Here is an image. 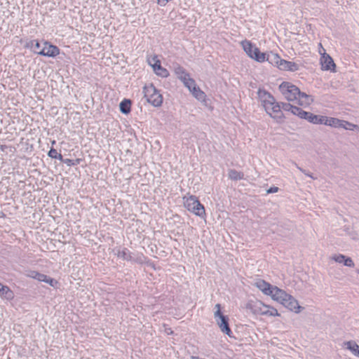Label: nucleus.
<instances>
[{
  "mask_svg": "<svg viewBox=\"0 0 359 359\" xmlns=\"http://www.w3.org/2000/svg\"><path fill=\"white\" fill-rule=\"evenodd\" d=\"M82 159L81 158H76V159H74V165H79L80 164V163L81 162Z\"/></svg>",
  "mask_w": 359,
  "mask_h": 359,
  "instance_id": "33",
  "label": "nucleus"
},
{
  "mask_svg": "<svg viewBox=\"0 0 359 359\" xmlns=\"http://www.w3.org/2000/svg\"><path fill=\"white\" fill-rule=\"evenodd\" d=\"M51 143L53 145H54L55 144V140H53Z\"/></svg>",
  "mask_w": 359,
  "mask_h": 359,
  "instance_id": "35",
  "label": "nucleus"
},
{
  "mask_svg": "<svg viewBox=\"0 0 359 359\" xmlns=\"http://www.w3.org/2000/svg\"><path fill=\"white\" fill-rule=\"evenodd\" d=\"M27 276L34 279H36L41 282H43V280H46V275L39 273L36 271H29V273L27 274Z\"/></svg>",
  "mask_w": 359,
  "mask_h": 359,
  "instance_id": "23",
  "label": "nucleus"
},
{
  "mask_svg": "<svg viewBox=\"0 0 359 359\" xmlns=\"http://www.w3.org/2000/svg\"><path fill=\"white\" fill-rule=\"evenodd\" d=\"M255 285L265 295L270 296L273 301L282 304L287 309L297 313L302 311V307L299 305L297 300L285 290L264 280H258Z\"/></svg>",
  "mask_w": 359,
  "mask_h": 359,
  "instance_id": "1",
  "label": "nucleus"
},
{
  "mask_svg": "<svg viewBox=\"0 0 359 359\" xmlns=\"http://www.w3.org/2000/svg\"><path fill=\"white\" fill-rule=\"evenodd\" d=\"M45 280H43L44 283H46L49 284L50 285H51L53 287L57 285V283H58V282L56 280H55V279H53V278H52L50 277H48L46 275Z\"/></svg>",
  "mask_w": 359,
  "mask_h": 359,
  "instance_id": "26",
  "label": "nucleus"
},
{
  "mask_svg": "<svg viewBox=\"0 0 359 359\" xmlns=\"http://www.w3.org/2000/svg\"><path fill=\"white\" fill-rule=\"evenodd\" d=\"M332 259L338 262V263H344V259H345V256L343 255H334Z\"/></svg>",
  "mask_w": 359,
  "mask_h": 359,
  "instance_id": "28",
  "label": "nucleus"
},
{
  "mask_svg": "<svg viewBox=\"0 0 359 359\" xmlns=\"http://www.w3.org/2000/svg\"><path fill=\"white\" fill-rule=\"evenodd\" d=\"M127 251H128L127 249H124L122 251H119L118 252V257L125 259L127 255Z\"/></svg>",
  "mask_w": 359,
  "mask_h": 359,
  "instance_id": "31",
  "label": "nucleus"
},
{
  "mask_svg": "<svg viewBox=\"0 0 359 359\" xmlns=\"http://www.w3.org/2000/svg\"><path fill=\"white\" fill-rule=\"evenodd\" d=\"M229 177L232 180H239L243 178L244 174L236 170H230L229 171Z\"/></svg>",
  "mask_w": 359,
  "mask_h": 359,
  "instance_id": "22",
  "label": "nucleus"
},
{
  "mask_svg": "<svg viewBox=\"0 0 359 359\" xmlns=\"http://www.w3.org/2000/svg\"><path fill=\"white\" fill-rule=\"evenodd\" d=\"M191 93L197 100L201 101H205L206 97L205 93L202 91L196 86L194 88H193V89L191 90Z\"/></svg>",
  "mask_w": 359,
  "mask_h": 359,
  "instance_id": "21",
  "label": "nucleus"
},
{
  "mask_svg": "<svg viewBox=\"0 0 359 359\" xmlns=\"http://www.w3.org/2000/svg\"><path fill=\"white\" fill-rule=\"evenodd\" d=\"M279 90L287 100L294 101L304 107L309 106L313 101L311 96L301 93L299 88L287 81L283 82L279 86Z\"/></svg>",
  "mask_w": 359,
  "mask_h": 359,
  "instance_id": "2",
  "label": "nucleus"
},
{
  "mask_svg": "<svg viewBox=\"0 0 359 359\" xmlns=\"http://www.w3.org/2000/svg\"><path fill=\"white\" fill-rule=\"evenodd\" d=\"M184 207L194 215L205 218L206 216L204 205L199 201L198 198L194 195H187L182 198Z\"/></svg>",
  "mask_w": 359,
  "mask_h": 359,
  "instance_id": "4",
  "label": "nucleus"
},
{
  "mask_svg": "<svg viewBox=\"0 0 359 359\" xmlns=\"http://www.w3.org/2000/svg\"><path fill=\"white\" fill-rule=\"evenodd\" d=\"M143 93L147 101L152 106L158 107L162 105L163 101V95L153 84L144 86Z\"/></svg>",
  "mask_w": 359,
  "mask_h": 359,
  "instance_id": "6",
  "label": "nucleus"
},
{
  "mask_svg": "<svg viewBox=\"0 0 359 359\" xmlns=\"http://www.w3.org/2000/svg\"><path fill=\"white\" fill-rule=\"evenodd\" d=\"M266 113L273 118L280 119L283 117V111L278 103L275 104L272 108H270V110L266 111Z\"/></svg>",
  "mask_w": 359,
  "mask_h": 359,
  "instance_id": "16",
  "label": "nucleus"
},
{
  "mask_svg": "<svg viewBox=\"0 0 359 359\" xmlns=\"http://www.w3.org/2000/svg\"><path fill=\"white\" fill-rule=\"evenodd\" d=\"M48 155L49 157L52 158H58L59 160H62V156L61 154L58 153L57 151V150L54 148H51L48 153Z\"/></svg>",
  "mask_w": 359,
  "mask_h": 359,
  "instance_id": "24",
  "label": "nucleus"
},
{
  "mask_svg": "<svg viewBox=\"0 0 359 359\" xmlns=\"http://www.w3.org/2000/svg\"><path fill=\"white\" fill-rule=\"evenodd\" d=\"M0 296L1 298L12 300L14 298L13 292L6 285H1Z\"/></svg>",
  "mask_w": 359,
  "mask_h": 359,
  "instance_id": "17",
  "label": "nucleus"
},
{
  "mask_svg": "<svg viewBox=\"0 0 359 359\" xmlns=\"http://www.w3.org/2000/svg\"><path fill=\"white\" fill-rule=\"evenodd\" d=\"M279 69L281 71L296 72L299 69V65L294 62L288 61L283 59L280 63Z\"/></svg>",
  "mask_w": 359,
  "mask_h": 359,
  "instance_id": "15",
  "label": "nucleus"
},
{
  "mask_svg": "<svg viewBox=\"0 0 359 359\" xmlns=\"http://www.w3.org/2000/svg\"><path fill=\"white\" fill-rule=\"evenodd\" d=\"M241 46L246 55L252 60L260 63L264 62L266 60H269L267 54L266 53L261 52L259 48L250 41L247 39L243 40L241 42Z\"/></svg>",
  "mask_w": 359,
  "mask_h": 359,
  "instance_id": "5",
  "label": "nucleus"
},
{
  "mask_svg": "<svg viewBox=\"0 0 359 359\" xmlns=\"http://www.w3.org/2000/svg\"><path fill=\"white\" fill-rule=\"evenodd\" d=\"M216 311L215 312V318L221 331L229 337H231L232 332L229 327L228 318L224 316L221 311V305L217 304L215 305Z\"/></svg>",
  "mask_w": 359,
  "mask_h": 359,
  "instance_id": "7",
  "label": "nucleus"
},
{
  "mask_svg": "<svg viewBox=\"0 0 359 359\" xmlns=\"http://www.w3.org/2000/svg\"><path fill=\"white\" fill-rule=\"evenodd\" d=\"M278 191V188L276 187H271L267 192L268 193H276Z\"/></svg>",
  "mask_w": 359,
  "mask_h": 359,
  "instance_id": "32",
  "label": "nucleus"
},
{
  "mask_svg": "<svg viewBox=\"0 0 359 359\" xmlns=\"http://www.w3.org/2000/svg\"><path fill=\"white\" fill-rule=\"evenodd\" d=\"M131 101L128 99H124L120 103V110L123 114H128L131 111Z\"/></svg>",
  "mask_w": 359,
  "mask_h": 359,
  "instance_id": "19",
  "label": "nucleus"
},
{
  "mask_svg": "<svg viewBox=\"0 0 359 359\" xmlns=\"http://www.w3.org/2000/svg\"><path fill=\"white\" fill-rule=\"evenodd\" d=\"M246 308L255 315L266 316H280L278 311L273 306L264 304L260 300H250Z\"/></svg>",
  "mask_w": 359,
  "mask_h": 359,
  "instance_id": "3",
  "label": "nucleus"
},
{
  "mask_svg": "<svg viewBox=\"0 0 359 359\" xmlns=\"http://www.w3.org/2000/svg\"><path fill=\"white\" fill-rule=\"evenodd\" d=\"M319 46L323 50V56H320V64L321 66V69L323 71H330L332 72H336V65L331 57L330 55H328L326 52L323 46L321 43H319Z\"/></svg>",
  "mask_w": 359,
  "mask_h": 359,
  "instance_id": "10",
  "label": "nucleus"
},
{
  "mask_svg": "<svg viewBox=\"0 0 359 359\" xmlns=\"http://www.w3.org/2000/svg\"><path fill=\"white\" fill-rule=\"evenodd\" d=\"M147 61L149 65L151 66L156 74L163 78L168 77L169 76L168 71L161 66V62L158 55H151L148 57Z\"/></svg>",
  "mask_w": 359,
  "mask_h": 359,
  "instance_id": "9",
  "label": "nucleus"
},
{
  "mask_svg": "<svg viewBox=\"0 0 359 359\" xmlns=\"http://www.w3.org/2000/svg\"><path fill=\"white\" fill-rule=\"evenodd\" d=\"M319 53H320V56H323V50L320 46H319Z\"/></svg>",
  "mask_w": 359,
  "mask_h": 359,
  "instance_id": "34",
  "label": "nucleus"
},
{
  "mask_svg": "<svg viewBox=\"0 0 359 359\" xmlns=\"http://www.w3.org/2000/svg\"><path fill=\"white\" fill-rule=\"evenodd\" d=\"M30 43L32 46H34V52L36 53V50H40L41 48V43L38 40H32L30 41Z\"/></svg>",
  "mask_w": 359,
  "mask_h": 359,
  "instance_id": "27",
  "label": "nucleus"
},
{
  "mask_svg": "<svg viewBox=\"0 0 359 359\" xmlns=\"http://www.w3.org/2000/svg\"><path fill=\"white\" fill-rule=\"evenodd\" d=\"M65 164H67L68 166H74V160L70 158H65L62 160Z\"/></svg>",
  "mask_w": 359,
  "mask_h": 359,
  "instance_id": "30",
  "label": "nucleus"
},
{
  "mask_svg": "<svg viewBox=\"0 0 359 359\" xmlns=\"http://www.w3.org/2000/svg\"><path fill=\"white\" fill-rule=\"evenodd\" d=\"M340 128H345L346 130H354L355 128H357V126L354 125L353 123H349L348 121L341 120V124H340Z\"/></svg>",
  "mask_w": 359,
  "mask_h": 359,
  "instance_id": "25",
  "label": "nucleus"
},
{
  "mask_svg": "<svg viewBox=\"0 0 359 359\" xmlns=\"http://www.w3.org/2000/svg\"><path fill=\"white\" fill-rule=\"evenodd\" d=\"M288 110L290 111L293 114L297 115L301 118L306 119L312 123H314V122L316 121L317 115L305 111L299 107L290 105Z\"/></svg>",
  "mask_w": 359,
  "mask_h": 359,
  "instance_id": "12",
  "label": "nucleus"
},
{
  "mask_svg": "<svg viewBox=\"0 0 359 359\" xmlns=\"http://www.w3.org/2000/svg\"><path fill=\"white\" fill-rule=\"evenodd\" d=\"M42 45L43 48L40 50H36V54L48 57H55L60 53V50L57 46L48 41H42Z\"/></svg>",
  "mask_w": 359,
  "mask_h": 359,
  "instance_id": "8",
  "label": "nucleus"
},
{
  "mask_svg": "<svg viewBox=\"0 0 359 359\" xmlns=\"http://www.w3.org/2000/svg\"><path fill=\"white\" fill-rule=\"evenodd\" d=\"M346 348L351 351V353L359 358V346L353 341H348L344 343Z\"/></svg>",
  "mask_w": 359,
  "mask_h": 359,
  "instance_id": "20",
  "label": "nucleus"
},
{
  "mask_svg": "<svg viewBox=\"0 0 359 359\" xmlns=\"http://www.w3.org/2000/svg\"><path fill=\"white\" fill-rule=\"evenodd\" d=\"M341 122V120L336 118L317 115V119L314 124H325L334 128H340Z\"/></svg>",
  "mask_w": 359,
  "mask_h": 359,
  "instance_id": "13",
  "label": "nucleus"
},
{
  "mask_svg": "<svg viewBox=\"0 0 359 359\" xmlns=\"http://www.w3.org/2000/svg\"><path fill=\"white\" fill-rule=\"evenodd\" d=\"M344 264L347 266H354L353 260L351 258H349V257L346 258V257H345Z\"/></svg>",
  "mask_w": 359,
  "mask_h": 359,
  "instance_id": "29",
  "label": "nucleus"
},
{
  "mask_svg": "<svg viewBox=\"0 0 359 359\" xmlns=\"http://www.w3.org/2000/svg\"><path fill=\"white\" fill-rule=\"evenodd\" d=\"M176 73L179 75V78L183 81L185 86H187L190 91L196 86L195 81L190 78L189 75L181 67L176 70Z\"/></svg>",
  "mask_w": 359,
  "mask_h": 359,
  "instance_id": "14",
  "label": "nucleus"
},
{
  "mask_svg": "<svg viewBox=\"0 0 359 359\" xmlns=\"http://www.w3.org/2000/svg\"><path fill=\"white\" fill-rule=\"evenodd\" d=\"M269 57V62L270 64H271L273 66L277 67L278 69L280 67V63L283 60L278 53H274L271 52V56L267 55Z\"/></svg>",
  "mask_w": 359,
  "mask_h": 359,
  "instance_id": "18",
  "label": "nucleus"
},
{
  "mask_svg": "<svg viewBox=\"0 0 359 359\" xmlns=\"http://www.w3.org/2000/svg\"><path fill=\"white\" fill-rule=\"evenodd\" d=\"M258 97L266 112L278 104L275 98L265 90H259Z\"/></svg>",
  "mask_w": 359,
  "mask_h": 359,
  "instance_id": "11",
  "label": "nucleus"
}]
</instances>
